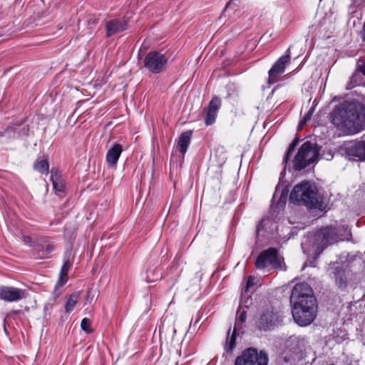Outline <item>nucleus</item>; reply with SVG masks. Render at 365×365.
Masks as SVG:
<instances>
[{"instance_id": "cd10ccee", "label": "nucleus", "mask_w": 365, "mask_h": 365, "mask_svg": "<svg viewBox=\"0 0 365 365\" xmlns=\"http://www.w3.org/2000/svg\"><path fill=\"white\" fill-rule=\"evenodd\" d=\"M218 155L221 157V159L220 160V165H222L225 160H226V157H225V155L224 154V153L221 150H217V154H216V156H218Z\"/></svg>"}, {"instance_id": "a211bd4d", "label": "nucleus", "mask_w": 365, "mask_h": 365, "mask_svg": "<svg viewBox=\"0 0 365 365\" xmlns=\"http://www.w3.org/2000/svg\"><path fill=\"white\" fill-rule=\"evenodd\" d=\"M80 298V293L79 292H74L72 293L68 300L66 301L65 304V311L66 312L68 313L71 312L73 308L75 307L76 304L78 302Z\"/></svg>"}, {"instance_id": "1a4fd4ad", "label": "nucleus", "mask_w": 365, "mask_h": 365, "mask_svg": "<svg viewBox=\"0 0 365 365\" xmlns=\"http://www.w3.org/2000/svg\"><path fill=\"white\" fill-rule=\"evenodd\" d=\"M344 150L350 160H365V140L349 142L345 144Z\"/></svg>"}, {"instance_id": "9d476101", "label": "nucleus", "mask_w": 365, "mask_h": 365, "mask_svg": "<svg viewBox=\"0 0 365 365\" xmlns=\"http://www.w3.org/2000/svg\"><path fill=\"white\" fill-rule=\"evenodd\" d=\"M27 296L26 289L11 286H0V300L7 302L20 301Z\"/></svg>"}, {"instance_id": "0eeeda50", "label": "nucleus", "mask_w": 365, "mask_h": 365, "mask_svg": "<svg viewBox=\"0 0 365 365\" xmlns=\"http://www.w3.org/2000/svg\"><path fill=\"white\" fill-rule=\"evenodd\" d=\"M168 59L163 53L151 51L145 58V66L152 73H159L165 69Z\"/></svg>"}, {"instance_id": "20e7f679", "label": "nucleus", "mask_w": 365, "mask_h": 365, "mask_svg": "<svg viewBox=\"0 0 365 365\" xmlns=\"http://www.w3.org/2000/svg\"><path fill=\"white\" fill-rule=\"evenodd\" d=\"M289 200L297 205H304L309 210H325L327 202L318 195L316 186L308 182L296 185L289 195Z\"/></svg>"}, {"instance_id": "dca6fc26", "label": "nucleus", "mask_w": 365, "mask_h": 365, "mask_svg": "<svg viewBox=\"0 0 365 365\" xmlns=\"http://www.w3.org/2000/svg\"><path fill=\"white\" fill-rule=\"evenodd\" d=\"M29 128L24 124L18 125L16 127H10L6 129V135L9 137L18 138L24 135H28Z\"/></svg>"}, {"instance_id": "6ab92c4d", "label": "nucleus", "mask_w": 365, "mask_h": 365, "mask_svg": "<svg viewBox=\"0 0 365 365\" xmlns=\"http://www.w3.org/2000/svg\"><path fill=\"white\" fill-rule=\"evenodd\" d=\"M51 179L53 182V189L58 192H63L64 182L57 172L51 171Z\"/></svg>"}, {"instance_id": "2eb2a0df", "label": "nucleus", "mask_w": 365, "mask_h": 365, "mask_svg": "<svg viewBox=\"0 0 365 365\" xmlns=\"http://www.w3.org/2000/svg\"><path fill=\"white\" fill-rule=\"evenodd\" d=\"M191 135L192 131L187 130L181 133L179 137L177 148L182 155H185L187 152V148L190 143Z\"/></svg>"}, {"instance_id": "f257e3e1", "label": "nucleus", "mask_w": 365, "mask_h": 365, "mask_svg": "<svg viewBox=\"0 0 365 365\" xmlns=\"http://www.w3.org/2000/svg\"><path fill=\"white\" fill-rule=\"evenodd\" d=\"M292 316L300 326L310 324L316 317L317 301L311 287L307 283H298L293 287L290 297Z\"/></svg>"}, {"instance_id": "393cba45", "label": "nucleus", "mask_w": 365, "mask_h": 365, "mask_svg": "<svg viewBox=\"0 0 365 365\" xmlns=\"http://www.w3.org/2000/svg\"><path fill=\"white\" fill-rule=\"evenodd\" d=\"M336 280L339 287H344L346 283V277L342 276L339 272L336 274Z\"/></svg>"}, {"instance_id": "a878e982", "label": "nucleus", "mask_w": 365, "mask_h": 365, "mask_svg": "<svg viewBox=\"0 0 365 365\" xmlns=\"http://www.w3.org/2000/svg\"><path fill=\"white\" fill-rule=\"evenodd\" d=\"M155 275V270L153 269H150L147 271V276H146V280L148 282H153L158 279V277H153Z\"/></svg>"}, {"instance_id": "412c9836", "label": "nucleus", "mask_w": 365, "mask_h": 365, "mask_svg": "<svg viewBox=\"0 0 365 365\" xmlns=\"http://www.w3.org/2000/svg\"><path fill=\"white\" fill-rule=\"evenodd\" d=\"M230 329H229V331L227 332V336L226 343H225V349H226L227 351H232V349L235 346V339H236L235 332L234 331L231 336L230 335Z\"/></svg>"}, {"instance_id": "4468645a", "label": "nucleus", "mask_w": 365, "mask_h": 365, "mask_svg": "<svg viewBox=\"0 0 365 365\" xmlns=\"http://www.w3.org/2000/svg\"><path fill=\"white\" fill-rule=\"evenodd\" d=\"M123 151L121 145L114 144L107 152L106 161L110 166L115 167Z\"/></svg>"}, {"instance_id": "5701e85b", "label": "nucleus", "mask_w": 365, "mask_h": 365, "mask_svg": "<svg viewBox=\"0 0 365 365\" xmlns=\"http://www.w3.org/2000/svg\"><path fill=\"white\" fill-rule=\"evenodd\" d=\"M81 327L87 334H90L93 331L91 328V321L88 318H83L82 319Z\"/></svg>"}, {"instance_id": "7ed1b4c3", "label": "nucleus", "mask_w": 365, "mask_h": 365, "mask_svg": "<svg viewBox=\"0 0 365 365\" xmlns=\"http://www.w3.org/2000/svg\"><path fill=\"white\" fill-rule=\"evenodd\" d=\"M349 236L350 230L346 226H340L338 228L327 227L308 237L302 243V247L307 255L317 258L329 245L338 240L348 239Z\"/></svg>"}, {"instance_id": "b1692460", "label": "nucleus", "mask_w": 365, "mask_h": 365, "mask_svg": "<svg viewBox=\"0 0 365 365\" xmlns=\"http://www.w3.org/2000/svg\"><path fill=\"white\" fill-rule=\"evenodd\" d=\"M237 319L240 321L242 323L245 322L246 319V312L242 309V302L240 304V307L237 312Z\"/></svg>"}, {"instance_id": "f3484780", "label": "nucleus", "mask_w": 365, "mask_h": 365, "mask_svg": "<svg viewBox=\"0 0 365 365\" xmlns=\"http://www.w3.org/2000/svg\"><path fill=\"white\" fill-rule=\"evenodd\" d=\"M71 267V262L69 260H66L61 267L58 281L56 283V289L58 287H62L67 282L68 272Z\"/></svg>"}, {"instance_id": "4be33fe9", "label": "nucleus", "mask_w": 365, "mask_h": 365, "mask_svg": "<svg viewBox=\"0 0 365 365\" xmlns=\"http://www.w3.org/2000/svg\"><path fill=\"white\" fill-rule=\"evenodd\" d=\"M298 143V139H295L294 140H293V142L289 145V148L287 150V152L285 155V156L284 157V159H283V163L287 165L288 161H289V158L290 157V155H292V153L294 152V148L297 145Z\"/></svg>"}, {"instance_id": "f704fd0d", "label": "nucleus", "mask_w": 365, "mask_h": 365, "mask_svg": "<svg viewBox=\"0 0 365 365\" xmlns=\"http://www.w3.org/2000/svg\"><path fill=\"white\" fill-rule=\"evenodd\" d=\"M231 5H232V4H231V3H228V4H227L226 8H225V10H224V13L227 12V11L229 10V9H230V7L231 6Z\"/></svg>"}, {"instance_id": "7c9ffc66", "label": "nucleus", "mask_w": 365, "mask_h": 365, "mask_svg": "<svg viewBox=\"0 0 365 365\" xmlns=\"http://www.w3.org/2000/svg\"><path fill=\"white\" fill-rule=\"evenodd\" d=\"M24 241L26 244L31 245V238L29 236L24 237Z\"/></svg>"}, {"instance_id": "2f4dec72", "label": "nucleus", "mask_w": 365, "mask_h": 365, "mask_svg": "<svg viewBox=\"0 0 365 365\" xmlns=\"http://www.w3.org/2000/svg\"><path fill=\"white\" fill-rule=\"evenodd\" d=\"M359 339L362 341L363 344L365 346V331L360 334Z\"/></svg>"}, {"instance_id": "c756f323", "label": "nucleus", "mask_w": 365, "mask_h": 365, "mask_svg": "<svg viewBox=\"0 0 365 365\" xmlns=\"http://www.w3.org/2000/svg\"><path fill=\"white\" fill-rule=\"evenodd\" d=\"M312 115V112L309 110L303 118V120L306 121L307 123L311 119Z\"/></svg>"}, {"instance_id": "6e6552de", "label": "nucleus", "mask_w": 365, "mask_h": 365, "mask_svg": "<svg viewBox=\"0 0 365 365\" xmlns=\"http://www.w3.org/2000/svg\"><path fill=\"white\" fill-rule=\"evenodd\" d=\"M257 268L263 269L268 266L273 268H281V262L277 251L274 248H269L260 253L255 261Z\"/></svg>"}, {"instance_id": "c85d7f7f", "label": "nucleus", "mask_w": 365, "mask_h": 365, "mask_svg": "<svg viewBox=\"0 0 365 365\" xmlns=\"http://www.w3.org/2000/svg\"><path fill=\"white\" fill-rule=\"evenodd\" d=\"M287 200V192L282 193L280 198L279 200L278 204L283 205L285 204Z\"/></svg>"}, {"instance_id": "aec40b11", "label": "nucleus", "mask_w": 365, "mask_h": 365, "mask_svg": "<svg viewBox=\"0 0 365 365\" xmlns=\"http://www.w3.org/2000/svg\"><path fill=\"white\" fill-rule=\"evenodd\" d=\"M48 163L44 159H38L34 165V170L41 173V174L48 173Z\"/></svg>"}, {"instance_id": "39448f33", "label": "nucleus", "mask_w": 365, "mask_h": 365, "mask_svg": "<svg viewBox=\"0 0 365 365\" xmlns=\"http://www.w3.org/2000/svg\"><path fill=\"white\" fill-rule=\"evenodd\" d=\"M319 153L318 146L309 141L305 142L299 149L293 160V166L296 170L305 168L310 163L317 160Z\"/></svg>"}, {"instance_id": "bb28decb", "label": "nucleus", "mask_w": 365, "mask_h": 365, "mask_svg": "<svg viewBox=\"0 0 365 365\" xmlns=\"http://www.w3.org/2000/svg\"><path fill=\"white\" fill-rule=\"evenodd\" d=\"M254 277H252V276L249 277L245 287V292H247L250 287L254 285Z\"/></svg>"}, {"instance_id": "ddd939ff", "label": "nucleus", "mask_w": 365, "mask_h": 365, "mask_svg": "<svg viewBox=\"0 0 365 365\" xmlns=\"http://www.w3.org/2000/svg\"><path fill=\"white\" fill-rule=\"evenodd\" d=\"M105 26L106 36L110 37L128 29V21L125 19H114L106 21Z\"/></svg>"}, {"instance_id": "c9c22d12", "label": "nucleus", "mask_w": 365, "mask_h": 365, "mask_svg": "<svg viewBox=\"0 0 365 365\" xmlns=\"http://www.w3.org/2000/svg\"><path fill=\"white\" fill-rule=\"evenodd\" d=\"M361 72L365 76V63L361 67Z\"/></svg>"}, {"instance_id": "f03ea898", "label": "nucleus", "mask_w": 365, "mask_h": 365, "mask_svg": "<svg viewBox=\"0 0 365 365\" xmlns=\"http://www.w3.org/2000/svg\"><path fill=\"white\" fill-rule=\"evenodd\" d=\"M332 123L346 135H354L365 129V109L345 102L336 106L331 115Z\"/></svg>"}, {"instance_id": "f8f14e48", "label": "nucleus", "mask_w": 365, "mask_h": 365, "mask_svg": "<svg viewBox=\"0 0 365 365\" xmlns=\"http://www.w3.org/2000/svg\"><path fill=\"white\" fill-rule=\"evenodd\" d=\"M221 107V100L217 97L213 98L209 103L208 107L205 111V123L206 125H210L215 121L218 110Z\"/></svg>"}, {"instance_id": "423d86ee", "label": "nucleus", "mask_w": 365, "mask_h": 365, "mask_svg": "<svg viewBox=\"0 0 365 365\" xmlns=\"http://www.w3.org/2000/svg\"><path fill=\"white\" fill-rule=\"evenodd\" d=\"M267 365L268 356L264 351L258 353L256 349L249 348L237 357L235 365Z\"/></svg>"}, {"instance_id": "473e14b6", "label": "nucleus", "mask_w": 365, "mask_h": 365, "mask_svg": "<svg viewBox=\"0 0 365 365\" xmlns=\"http://www.w3.org/2000/svg\"><path fill=\"white\" fill-rule=\"evenodd\" d=\"M263 223H264V220H262V221L258 224V225H257V232H259V230H260V229L262 227V226H263V225H263Z\"/></svg>"}, {"instance_id": "72a5a7b5", "label": "nucleus", "mask_w": 365, "mask_h": 365, "mask_svg": "<svg viewBox=\"0 0 365 365\" xmlns=\"http://www.w3.org/2000/svg\"><path fill=\"white\" fill-rule=\"evenodd\" d=\"M307 123L306 121H304L303 119L300 121L299 124V127L301 128L302 127H303L305 124Z\"/></svg>"}, {"instance_id": "9b49d317", "label": "nucleus", "mask_w": 365, "mask_h": 365, "mask_svg": "<svg viewBox=\"0 0 365 365\" xmlns=\"http://www.w3.org/2000/svg\"><path fill=\"white\" fill-rule=\"evenodd\" d=\"M289 48L287 51V54L280 57L274 64L269 71V81L271 83L276 82L277 78L284 72L285 66L290 61V56L289 54Z\"/></svg>"}]
</instances>
